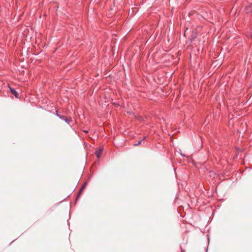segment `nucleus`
I'll return each instance as SVG.
<instances>
[{
  "instance_id": "f257e3e1",
  "label": "nucleus",
  "mask_w": 252,
  "mask_h": 252,
  "mask_svg": "<svg viewBox=\"0 0 252 252\" xmlns=\"http://www.w3.org/2000/svg\"><path fill=\"white\" fill-rule=\"evenodd\" d=\"M58 117L63 120H64L66 123L68 124H69L70 122L72 121V119L71 117H68L64 115H61V116L58 115Z\"/></svg>"
},
{
  "instance_id": "f03ea898",
  "label": "nucleus",
  "mask_w": 252,
  "mask_h": 252,
  "mask_svg": "<svg viewBox=\"0 0 252 252\" xmlns=\"http://www.w3.org/2000/svg\"><path fill=\"white\" fill-rule=\"evenodd\" d=\"M103 148L99 147V149L95 151V154L96 155V156L98 158H100V157L103 152Z\"/></svg>"
},
{
  "instance_id": "7ed1b4c3",
  "label": "nucleus",
  "mask_w": 252,
  "mask_h": 252,
  "mask_svg": "<svg viewBox=\"0 0 252 252\" xmlns=\"http://www.w3.org/2000/svg\"><path fill=\"white\" fill-rule=\"evenodd\" d=\"M10 91L11 93L15 96L16 98L19 97V94L17 93V92L13 88H11L9 87Z\"/></svg>"
},
{
  "instance_id": "20e7f679",
  "label": "nucleus",
  "mask_w": 252,
  "mask_h": 252,
  "mask_svg": "<svg viewBox=\"0 0 252 252\" xmlns=\"http://www.w3.org/2000/svg\"><path fill=\"white\" fill-rule=\"evenodd\" d=\"M181 155L183 158V160L184 161L185 159L184 158H186L187 159L186 160V162L187 163H189V157L186 156L185 155L183 154L182 153H181Z\"/></svg>"
},
{
  "instance_id": "39448f33",
  "label": "nucleus",
  "mask_w": 252,
  "mask_h": 252,
  "mask_svg": "<svg viewBox=\"0 0 252 252\" xmlns=\"http://www.w3.org/2000/svg\"><path fill=\"white\" fill-rule=\"evenodd\" d=\"M86 186H87V183L85 182V183H84V184L83 185V186H82L81 188L80 189V191L79 192V195L81 193V192L83 191V190L86 188Z\"/></svg>"
},
{
  "instance_id": "423d86ee",
  "label": "nucleus",
  "mask_w": 252,
  "mask_h": 252,
  "mask_svg": "<svg viewBox=\"0 0 252 252\" xmlns=\"http://www.w3.org/2000/svg\"><path fill=\"white\" fill-rule=\"evenodd\" d=\"M142 141V140H140L137 143L135 144L134 146H138L141 144V142Z\"/></svg>"
},
{
  "instance_id": "0eeeda50",
  "label": "nucleus",
  "mask_w": 252,
  "mask_h": 252,
  "mask_svg": "<svg viewBox=\"0 0 252 252\" xmlns=\"http://www.w3.org/2000/svg\"><path fill=\"white\" fill-rule=\"evenodd\" d=\"M187 30H188V28H186V30L185 31V32H184V36H186V32H187Z\"/></svg>"
},
{
  "instance_id": "6e6552de",
  "label": "nucleus",
  "mask_w": 252,
  "mask_h": 252,
  "mask_svg": "<svg viewBox=\"0 0 252 252\" xmlns=\"http://www.w3.org/2000/svg\"><path fill=\"white\" fill-rule=\"evenodd\" d=\"M56 115H57V117H58V115H59V116H61V115L59 114L58 110H56Z\"/></svg>"
},
{
  "instance_id": "1a4fd4ad",
  "label": "nucleus",
  "mask_w": 252,
  "mask_h": 252,
  "mask_svg": "<svg viewBox=\"0 0 252 252\" xmlns=\"http://www.w3.org/2000/svg\"><path fill=\"white\" fill-rule=\"evenodd\" d=\"M146 136H144L143 137V139H142V141H143V140H144L146 139Z\"/></svg>"
},
{
  "instance_id": "9d476101",
  "label": "nucleus",
  "mask_w": 252,
  "mask_h": 252,
  "mask_svg": "<svg viewBox=\"0 0 252 252\" xmlns=\"http://www.w3.org/2000/svg\"><path fill=\"white\" fill-rule=\"evenodd\" d=\"M84 132L86 133H88V130H84Z\"/></svg>"
},
{
  "instance_id": "9b49d317",
  "label": "nucleus",
  "mask_w": 252,
  "mask_h": 252,
  "mask_svg": "<svg viewBox=\"0 0 252 252\" xmlns=\"http://www.w3.org/2000/svg\"><path fill=\"white\" fill-rule=\"evenodd\" d=\"M186 164H187V163H183V165H186Z\"/></svg>"
},
{
  "instance_id": "f8f14e48",
  "label": "nucleus",
  "mask_w": 252,
  "mask_h": 252,
  "mask_svg": "<svg viewBox=\"0 0 252 252\" xmlns=\"http://www.w3.org/2000/svg\"><path fill=\"white\" fill-rule=\"evenodd\" d=\"M250 6L252 7V4L250 5Z\"/></svg>"
}]
</instances>
